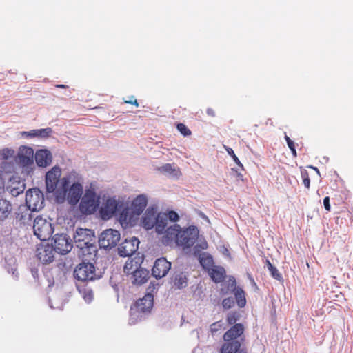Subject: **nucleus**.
<instances>
[{"instance_id": "obj_1", "label": "nucleus", "mask_w": 353, "mask_h": 353, "mask_svg": "<svg viewBox=\"0 0 353 353\" xmlns=\"http://www.w3.org/2000/svg\"><path fill=\"white\" fill-rule=\"evenodd\" d=\"M245 327L243 324H236L228 330L223 336V343L219 353H248L245 348H241L245 341Z\"/></svg>"}, {"instance_id": "obj_2", "label": "nucleus", "mask_w": 353, "mask_h": 353, "mask_svg": "<svg viewBox=\"0 0 353 353\" xmlns=\"http://www.w3.org/2000/svg\"><path fill=\"white\" fill-rule=\"evenodd\" d=\"M69 180L66 177L61 179V187L55 192V199L57 203H63L65 200L71 205H75L79 201L83 194V186L79 183H73L68 188Z\"/></svg>"}, {"instance_id": "obj_3", "label": "nucleus", "mask_w": 353, "mask_h": 353, "mask_svg": "<svg viewBox=\"0 0 353 353\" xmlns=\"http://www.w3.org/2000/svg\"><path fill=\"white\" fill-rule=\"evenodd\" d=\"M154 297L150 293L145 294L143 298L138 299L130 307V323H135L140 320L143 314L150 312L153 307Z\"/></svg>"}, {"instance_id": "obj_4", "label": "nucleus", "mask_w": 353, "mask_h": 353, "mask_svg": "<svg viewBox=\"0 0 353 353\" xmlns=\"http://www.w3.org/2000/svg\"><path fill=\"white\" fill-rule=\"evenodd\" d=\"M99 199L97 196L94 190L88 189L82 196L79 204V210L83 214H91L98 208Z\"/></svg>"}, {"instance_id": "obj_5", "label": "nucleus", "mask_w": 353, "mask_h": 353, "mask_svg": "<svg viewBox=\"0 0 353 353\" xmlns=\"http://www.w3.org/2000/svg\"><path fill=\"white\" fill-rule=\"evenodd\" d=\"M33 230L34 235L42 241L50 239L54 232L52 223L40 216L34 219Z\"/></svg>"}, {"instance_id": "obj_6", "label": "nucleus", "mask_w": 353, "mask_h": 353, "mask_svg": "<svg viewBox=\"0 0 353 353\" xmlns=\"http://www.w3.org/2000/svg\"><path fill=\"white\" fill-rule=\"evenodd\" d=\"M199 231L194 226L182 230L180 228L176 245L183 249L190 248L198 238Z\"/></svg>"}, {"instance_id": "obj_7", "label": "nucleus", "mask_w": 353, "mask_h": 353, "mask_svg": "<svg viewBox=\"0 0 353 353\" xmlns=\"http://www.w3.org/2000/svg\"><path fill=\"white\" fill-rule=\"evenodd\" d=\"M26 203L31 211H38L43 208L44 196L38 188L30 189L26 194Z\"/></svg>"}, {"instance_id": "obj_8", "label": "nucleus", "mask_w": 353, "mask_h": 353, "mask_svg": "<svg viewBox=\"0 0 353 353\" xmlns=\"http://www.w3.org/2000/svg\"><path fill=\"white\" fill-rule=\"evenodd\" d=\"M120 232L117 230L107 229L100 234L99 244L104 249L114 248L120 240Z\"/></svg>"}, {"instance_id": "obj_9", "label": "nucleus", "mask_w": 353, "mask_h": 353, "mask_svg": "<svg viewBox=\"0 0 353 353\" xmlns=\"http://www.w3.org/2000/svg\"><path fill=\"white\" fill-rule=\"evenodd\" d=\"M73 238L77 247L83 250L92 245L94 233L89 229L78 228Z\"/></svg>"}, {"instance_id": "obj_10", "label": "nucleus", "mask_w": 353, "mask_h": 353, "mask_svg": "<svg viewBox=\"0 0 353 353\" xmlns=\"http://www.w3.org/2000/svg\"><path fill=\"white\" fill-rule=\"evenodd\" d=\"M74 275L79 281L94 280L96 278L95 268L90 263H81L75 268Z\"/></svg>"}, {"instance_id": "obj_11", "label": "nucleus", "mask_w": 353, "mask_h": 353, "mask_svg": "<svg viewBox=\"0 0 353 353\" xmlns=\"http://www.w3.org/2000/svg\"><path fill=\"white\" fill-rule=\"evenodd\" d=\"M53 250L61 254H65L72 248V241L69 236L65 234H56L54 236Z\"/></svg>"}, {"instance_id": "obj_12", "label": "nucleus", "mask_w": 353, "mask_h": 353, "mask_svg": "<svg viewBox=\"0 0 353 353\" xmlns=\"http://www.w3.org/2000/svg\"><path fill=\"white\" fill-rule=\"evenodd\" d=\"M61 170L58 166L53 167L46 174V190L49 193L56 192L58 182L60 180Z\"/></svg>"}, {"instance_id": "obj_13", "label": "nucleus", "mask_w": 353, "mask_h": 353, "mask_svg": "<svg viewBox=\"0 0 353 353\" xmlns=\"http://www.w3.org/2000/svg\"><path fill=\"white\" fill-rule=\"evenodd\" d=\"M34 151L32 148L21 146L16 157L17 163L21 168H28L33 164Z\"/></svg>"}, {"instance_id": "obj_14", "label": "nucleus", "mask_w": 353, "mask_h": 353, "mask_svg": "<svg viewBox=\"0 0 353 353\" xmlns=\"http://www.w3.org/2000/svg\"><path fill=\"white\" fill-rule=\"evenodd\" d=\"M139 244V241L136 237L125 239L118 248L119 256L122 257L130 256L138 250Z\"/></svg>"}, {"instance_id": "obj_15", "label": "nucleus", "mask_w": 353, "mask_h": 353, "mask_svg": "<svg viewBox=\"0 0 353 353\" xmlns=\"http://www.w3.org/2000/svg\"><path fill=\"white\" fill-rule=\"evenodd\" d=\"M171 268V263L164 257L157 259L152 269V275L156 279L164 277Z\"/></svg>"}, {"instance_id": "obj_16", "label": "nucleus", "mask_w": 353, "mask_h": 353, "mask_svg": "<svg viewBox=\"0 0 353 353\" xmlns=\"http://www.w3.org/2000/svg\"><path fill=\"white\" fill-rule=\"evenodd\" d=\"M119 203L114 199L109 198L101 207L99 212L103 220H108L112 218L117 212Z\"/></svg>"}, {"instance_id": "obj_17", "label": "nucleus", "mask_w": 353, "mask_h": 353, "mask_svg": "<svg viewBox=\"0 0 353 353\" xmlns=\"http://www.w3.org/2000/svg\"><path fill=\"white\" fill-rule=\"evenodd\" d=\"M54 250L49 244H40L36 251V256L43 264L50 263L54 261Z\"/></svg>"}, {"instance_id": "obj_18", "label": "nucleus", "mask_w": 353, "mask_h": 353, "mask_svg": "<svg viewBox=\"0 0 353 353\" xmlns=\"http://www.w3.org/2000/svg\"><path fill=\"white\" fill-rule=\"evenodd\" d=\"M180 228L181 227L178 224L168 228L162 238L163 243L165 245H171L173 243L176 245Z\"/></svg>"}, {"instance_id": "obj_19", "label": "nucleus", "mask_w": 353, "mask_h": 353, "mask_svg": "<svg viewBox=\"0 0 353 353\" xmlns=\"http://www.w3.org/2000/svg\"><path fill=\"white\" fill-rule=\"evenodd\" d=\"M148 203L147 197L141 194L137 196L132 201V212L134 214L140 215L145 210Z\"/></svg>"}, {"instance_id": "obj_20", "label": "nucleus", "mask_w": 353, "mask_h": 353, "mask_svg": "<svg viewBox=\"0 0 353 353\" xmlns=\"http://www.w3.org/2000/svg\"><path fill=\"white\" fill-rule=\"evenodd\" d=\"M157 218V212L154 208H149L145 211L142 220L143 227L146 230L152 229L154 227Z\"/></svg>"}, {"instance_id": "obj_21", "label": "nucleus", "mask_w": 353, "mask_h": 353, "mask_svg": "<svg viewBox=\"0 0 353 353\" xmlns=\"http://www.w3.org/2000/svg\"><path fill=\"white\" fill-rule=\"evenodd\" d=\"M35 161L38 166L46 167L52 161V154L47 150H39L35 154Z\"/></svg>"}, {"instance_id": "obj_22", "label": "nucleus", "mask_w": 353, "mask_h": 353, "mask_svg": "<svg viewBox=\"0 0 353 353\" xmlns=\"http://www.w3.org/2000/svg\"><path fill=\"white\" fill-rule=\"evenodd\" d=\"M231 282V287L234 288V294L237 303V305L240 307H243L246 304V299L245 296V292L239 287L236 286V280L234 278L230 279Z\"/></svg>"}, {"instance_id": "obj_23", "label": "nucleus", "mask_w": 353, "mask_h": 353, "mask_svg": "<svg viewBox=\"0 0 353 353\" xmlns=\"http://www.w3.org/2000/svg\"><path fill=\"white\" fill-rule=\"evenodd\" d=\"M149 272L144 268H140L132 274V283L137 285H142L148 281Z\"/></svg>"}, {"instance_id": "obj_24", "label": "nucleus", "mask_w": 353, "mask_h": 353, "mask_svg": "<svg viewBox=\"0 0 353 353\" xmlns=\"http://www.w3.org/2000/svg\"><path fill=\"white\" fill-rule=\"evenodd\" d=\"M208 273L212 280L216 283L222 282L225 277V270L220 266H214L208 270Z\"/></svg>"}, {"instance_id": "obj_25", "label": "nucleus", "mask_w": 353, "mask_h": 353, "mask_svg": "<svg viewBox=\"0 0 353 353\" xmlns=\"http://www.w3.org/2000/svg\"><path fill=\"white\" fill-rule=\"evenodd\" d=\"M168 219L165 213H159L155 221V230L158 234H162L165 229Z\"/></svg>"}, {"instance_id": "obj_26", "label": "nucleus", "mask_w": 353, "mask_h": 353, "mask_svg": "<svg viewBox=\"0 0 353 353\" xmlns=\"http://www.w3.org/2000/svg\"><path fill=\"white\" fill-rule=\"evenodd\" d=\"M12 211L10 203L4 199H0V220L6 219Z\"/></svg>"}, {"instance_id": "obj_27", "label": "nucleus", "mask_w": 353, "mask_h": 353, "mask_svg": "<svg viewBox=\"0 0 353 353\" xmlns=\"http://www.w3.org/2000/svg\"><path fill=\"white\" fill-rule=\"evenodd\" d=\"M141 268V263L139 261L129 259L125 263L123 270L127 274H132L135 271Z\"/></svg>"}, {"instance_id": "obj_28", "label": "nucleus", "mask_w": 353, "mask_h": 353, "mask_svg": "<svg viewBox=\"0 0 353 353\" xmlns=\"http://www.w3.org/2000/svg\"><path fill=\"white\" fill-rule=\"evenodd\" d=\"M199 259L201 266L204 269L208 270V271L213 268L214 261L212 257L209 254L205 252L201 254Z\"/></svg>"}, {"instance_id": "obj_29", "label": "nucleus", "mask_w": 353, "mask_h": 353, "mask_svg": "<svg viewBox=\"0 0 353 353\" xmlns=\"http://www.w3.org/2000/svg\"><path fill=\"white\" fill-rule=\"evenodd\" d=\"M162 172L169 174L173 176H178L181 174L179 168L176 167L174 164L166 163L159 168Z\"/></svg>"}, {"instance_id": "obj_30", "label": "nucleus", "mask_w": 353, "mask_h": 353, "mask_svg": "<svg viewBox=\"0 0 353 353\" xmlns=\"http://www.w3.org/2000/svg\"><path fill=\"white\" fill-rule=\"evenodd\" d=\"M266 264L272 276L277 281H282L283 276L279 273L277 268L275 266H274L269 260L266 261Z\"/></svg>"}, {"instance_id": "obj_31", "label": "nucleus", "mask_w": 353, "mask_h": 353, "mask_svg": "<svg viewBox=\"0 0 353 353\" xmlns=\"http://www.w3.org/2000/svg\"><path fill=\"white\" fill-rule=\"evenodd\" d=\"M174 285L179 289H181L187 285V278L182 274H178L174 277Z\"/></svg>"}, {"instance_id": "obj_32", "label": "nucleus", "mask_w": 353, "mask_h": 353, "mask_svg": "<svg viewBox=\"0 0 353 353\" xmlns=\"http://www.w3.org/2000/svg\"><path fill=\"white\" fill-rule=\"evenodd\" d=\"M239 314L237 312H230L227 314L226 321L228 325L234 326L239 319Z\"/></svg>"}, {"instance_id": "obj_33", "label": "nucleus", "mask_w": 353, "mask_h": 353, "mask_svg": "<svg viewBox=\"0 0 353 353\" xmlns=\"http://www.w3.org/2000/svg\"><path fill=\"white\" fill-rule=\"evenodd\" d=\"M16 219L24 224L26 221L31 219V214L29 213L28 210H26V212H24L17 213Z\"/></svg>"}, {"instance_id": "obj_34", "label": "nucleus", "mask_w": 353, "mask_h": 353, "mask_svg": "<svg viewBox=\"0 0 353 353\" xmlns=\"http://www.w3.org/2000/svg\"><path fill=\"white\" fill-rule=\"evenodd\" d=\"M79 292L82 294L85 302L90 303L93 299V292L91 290L84 288L81 290Z\"/></svg>"}, {"instance_id": "obj_35", "label": "nucleus", "mask_w": 353, "mask_h": 353, "mask_svg": "<svg viewBox=\"0 0 353 353\" xmlns=\"http://www.w3.org/2000/svg\"><path fill=\"white\" fill-rule=\"evenodd\" d=\"M225 149L227 151L228 154L232 158L234 161L241 168V170H244L243 164L239 161V158L234 154V150L229 147L225 146Z\"/></svg>"}, {"instance_id": "obj_36", "label": "nucleus", "mask_w": 353, "mask_h": 353, "mask_svg": "<svg viewBox=\"0 0 353 353\" xmlns=\"http://www.w3.org/2000/svg\"><path fill=\"white\" fill-rule=\"evenodd\" d=\"M223 323L221 321H219L211 324L210 330L212 335L215 334L218 331L223 329Z\"/></svg>"}, {"instance_id": "obj_37", "label": "nucleus", "mask_w": 353, "mask_h": 353, "mask_svg": "<svg viewBox=\"0 0 353 353\" xmlns=\"http://www.w3.org/2000/svg\"><path fill=\"white\" fill-rule=\"evenodd\" d=\"M177 130L181 132L183 136H189L191 134V130L183 123H178L176 125Z\"/></svg>"}, {"instance_id": "obj_38", "label": "nucleus", "mask_w": 353, "mask_h": 353, "mask_svg": "<svg viewBox=\"0 0 353 353\" xmlns=\"http://www.w3.org/2000/svg\"><path fill=\"white\" fill-rule=\"evenodd\" d=\"M301 177L303 179V183L304 186L309 189L310 186V179L309 177V174L306 170H303L301 172Z\"/></svg>"}, {"instance_id": "obj_39", "label": "nucleus", "mask_w": 353, "mask_h": 353, "mask_svg": "<svg viewBox=\"0 0 353 353\" xmlns=\"http://www.w3.org/2000/svg\"><path fill=\"white\" fill-rule=\"evenodd\" d=\"M37 137H48L52 132V129L50 128H47L44 129H39L37 130Z\"/></svg>"}, {"instance_id": "obj_40", "label": "nucleus", "mask_w": 353, "mask_h": 353, "mask_svg": "<svg viewBox=\"0 0 353 353\" xmlns=\"http://www.w3.org/2000/svg\"><path fill=\"white\" fill-rule=\"evenodd\" d=\"M166 216H167V219H168L169 220H170L171 221H173V222H176L179 219V216L178 214L175 211H173V210L169 211L166 214Z\"/></svg>"}, {"instance_id": "obj_41", "label": "nucleus", "mask_w": 353, "mask_h": 353, "mask_svg": "<svg viewBox=\"0 0 353 353\" xmlns=\"http://www.w3.org/2000/svg\"><path fill=\"white\" fill-rule=\"evenodd\" d=\"M234 304V300L232 298L228 297L225 298L222 301V305L225 309L231 308Z\"/></svg>"}, {"instance_id": "obj_42", "label": "nucleus", "mask_w": 353, "mask_h": 353, "mask_svg": "<svg viewBox=\"0 0 353 353\" xmlns=\"http://www.w3.org/2000/svg\"><path fill=\"white\" fill-rule=\"evenodd\" d=\"M123 102H124V103L134 105L136 107H139V104L134 96L129 97L128 99H124Z\"/></svg>"}, {"instance_id": "obj_43", "label": "nucleus", "mask_w": 353, "mask_h": 353, "mask_svg": "<svg viewBox=\"0 0 353 353\" xmlns=\"http://www.w3.org/2000/svg\"><path fill=\"white\" fill-rule=\"evenodd\" d=\"M21 134L27 138L37 137V130H32L29 132H23Z\"/></svg>"}, {"instance_id": "obj_44", "label": "nucleus", "mask_w": 353, "mask_h": 353, "mask_svg": "<svg viewBox=\"0 0 353 353\" xmlns=\"http://www.w3.org/2000/svg\"><path fill=\"white\" fill-rule=\"evenodd\" d=\"M323 205L324 208L327 211H330L331 207L330 204V198L329 196H326L323 199Z\"/></svg>"}, {"instance_id": "obj_45", "label": "nucleus", "mask_w": 353, "mask_h": 353, "mask_svg": "<svg viewBox=\"0 0 353 353\" xmlns=\"http://www.w3.org/2000/svg\"><path fill=\"white\" fill-rule=\"evenodd\" d=\"M206 113L208 116L210 117H214L216 116V113H215V111L213 108H208L206 110Z\"/></svg>"}, {"instance_id": "obj_46", "label": "nucleus", "mask_w": 353, "mask_h": 353, "mask_svg": "<svg viewBox=\"0 0 353 353\" xmlns=\"http://www.w3.org/2000/svg\"><path fill=\"white\" fill-rule=\"evenodd\" d=\"M232 170L233 172H236V177H237L238 179H239L240 180H242V181H243V174H242L241 172H238V170H235L234 168H232Z\"/></svg>"}, {"instance_id": "obj_47", "label": "nucleus", "mask_w": 353, "mask_h": 353, "mask_svg": "<svg viewBox=\"0 0 353 353\" xmlns=\"http://www.w3.org/2000/svg\"><path fill=\"white\" fill-rule=\"evenodd\" d=\"M288 148L290 149L295 148V143L293 141H292L290 143L288 144Z\"/></svg>"}, {"instance_id": "obj_48", "label": "nucleus", "mask_w": 353, "mask_h": 353, "mask_svg": "<svg viewBox=\"0 0 353 353\" xmlns=\"http://www.w3.org/2000/svg\"><path fill=\"white\" fill-rule=\"evenodd\" d=\"M290 150L292 153L293 157H296L297 156L296 148H292V149H290Z\"/></svg>"}, {"instance_id": "obj_49", "label": "nucleus", "mask_w": 353, "mask_h": 353, "mask_svg": "<svg viewBox=\"0 0 353 353\" xmlns=\"http://www.w3.org/2000/svg\"><path fill=\"white\" fill-rule=\"evenodd\" d=\"M201 248L203 249V250H205V249H207L208 248V243L206 242H204L201 245H200Z\"/></svg>"}, {"instance_id": "obj_50", "label": "nucleus", "mask_w": 353, "mask_h": 353, "mask_svg": "<svg viewBox=\"0 0 353 353\" xmlns=\"http://www.w3.org/2000/svg\"><path fill=\"white\" fill-rule=\"evenodd\" d=\"M55 86H56V88H68L67 85H63V84H57Z\"/></svg>"}, {"instance_id": "obj_51", "label": "nucleus", "mask_w": 353, "mask_h": 353, "mask_svg": "<svg viewBox=\"0 0 353 353\" xmlns=\"http://www.w3.org/2000/svg\"><path fill=\"white\" fill-rule=\"evenodd\" d=\"M285 139L286 141L287 144L290 143L292 140L290 139V138L288 135H285Z\"/></svg>"}, {"instance_id": "obj_52", "label": "nucleus", "mask_w": 353, "mask_h": 353, "mask_svg": "<svg viewBox=\"0 0 353 353\" xmlns=\"http://www.w3.org/2000/svg\"><path fill=\"white\" fill-rule=\"evenodd\" d=\"M123 213H124V211L121 213V216H120V221H122V217L123 216Z\"/></svg>"}]
</instances>
